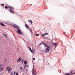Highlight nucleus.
Here are the masks:
<instances>
[{
    "label": "nucleus",
    "mask_w": 75,
    "mask_h": 75,
    "mask_svg": "<svg viewBox=\"0 0 75 75\" xmlns=\"http://www.w3.org/2000/svg\"><path fill=\"white\" fill-rule=\"evenodd\" d=\"M11 66H8L6 67V70L8 71V72H10L11 71V69L10 68Z\"/></svg>",
    "instance_id": "1"
},
{
    "label": "nucleus",
    "mask_w": 75,
    "mask_h": 75,
    "mask_svg": "<svg viewBox=\"0 0 75 75\" xmlns=\"http://www.w3.org/2000/svg\"><path fill=\"white\" fill-rule=\"evenodd\" d=\"M36 70H35L34 69V67L32 71V74H33V75H37V74L35 73Z\"/></svg>",
    "instance_id": "2"
},
{
    "label": "nucleus",
    "mask_w": 75,
    "mask_h": 75,
    "mask_svg": "<svg viewBox=\"0 0 75 75\" xmlns=\"http://www.w3.org/2000/svg\"><path fill=\"white\" fill-rule=\"evenodd\" d=\"M51 48V47H50L48 46V47H47L45 51L46 52H48L49 51H50V49Z\"/></svg>",
    "instance_id": "3"
},
{
    "label": "nucleus",
    "mask_w": 75,
    "mask_h": 75,
    "mask_svg": "<svg viewBox=\"0 0 75 75\" xmlns=\"http://www.w3.org/2000/svg\"><path fill=\"white\" fill-rule=\"evenodd\" d=\"M17 32L18 33V34H20V33H21V30H20L18 28Z\"/></svg>",
    "instance_id": "4"
},
{
    "label": "nucleus",
    "mask_w": 75,
    "mask_h": 75,
    "mask_svg": "<svg viewBox=\"0 0 75 75\" xmlns=\"http://www.w3.org/2000/svg\"><path fill=\"white\" fill-rule=\"evenodd\" d=\"M9 11L11 13H12V14H14V11H13V10H9Z\"/></svg>",
    "instance_id": "5"
},
{
    "label": "nucleus",
    "mask_w": 75,
    "mask_h": 75,
    "mask_svg": "<svg viewBox=\"0 0 75 75\" xmlns=\"http://www.w3.org/2000/svg\"><path fill=\"white\" fill-rule=\"evenodd\" d=\"M44 45L45 47H49V45H48L46 43L44 44Z\"/></svg>",
    "instance_id": "6"
},
{
    "label": "nucleus",
    "mask_w": 75,
    "mask_h": 75,
    "mask_svg": "<svg viewBox=\"0 0 75 75\" xmlns=\"http://www.w3.org/2000/svg\"><path fill=\"white\" fill-rule=\"evenodd\" d=\"M48 33H46L42 35V37H44V36H45V35H48Z\"/></svg>",
    "instance_id": "7"
},
{
    "label": "nucleus",
    "mask_w": 75,
    "mask_h": 75,
    "mask_svg": "<svg viewBox=\"0 0 75 75\" xmlns=\"http://www.w3.org/2000/svg\"><path fill=\"white\" fill-rule=\"evenodd\" d=\"M14 28H18V26L16 25V24H14L13 25Z\"/></svg>",
    "instance_id": "8"
},
{
    "label": "nucleus",
    "mask_w": 75,
    "mask_h": 75,
    "mask_svg": "<svg viewBox=\"0 0 75 75\" xmlns=\"http://www.w3.org/2000/svg\"><path fill=\"white\" fill-rule=\"evenodd\" d=\"M8 8H10L11 10H12L14 9V8H13L10 6H8Z\"/></svg>",
    "instance_id": "9"
},
{
    "label": "nucleus",
    "mask_w": 75,
    "mask_h": 75,
    "mask_svg": "<svg viewBox=\"0 0 75 75\" xmlns=\"http://www.w3.org/2000/svg\"><path fill=\"white\" fill-rule=\"evenodd\" d=\"M0 24L1 25H2V26H4V27H5V25H4V24H3V23L1 22Z\"/></svg>",
    "instance_id": "10"
},
{
    "label": "nucleus",
    "mask_w": 75,
    "mask_h": 75,
    "mask_svg": "<svg viewBox=\"0 0 75 75\" xmlns=\"http://www.w3.org/2000/svg\"><path fill=\"white\" fill-rule=\"evenodd\" d=\"M30 23V24H32L33 23V21H31V20H29L28 21Z\"/></svg>",
    "instance_id": "11"
},
{
    "label": "nucleus",
    "mask_w": 75,
    "mask_h": 75,
    "mask_svg": "<svg viewBox=\"0 0 75 75\" xmlns=\"http://www.w3.org/2000/svg\"><path fill=\"white\" fill-rule=\"evenodd\" d=\"M72 74H71L70 73H66L65 75H72Z\"/></svg>",
    "instance_id": "12"
},
{
    "label": "nucleus",
    "mask_w": 75,
    "mask_h": 75,
    "mask_svg": "<svg viewBox=\"0 0 75 75\" xmlns=\"http://www.w3.org/2000/svg\"><path fill=\"white\" fill-rule=\"evenodd\" d=\"M25 26L26 27V28H27V29H28V28L29 27H28V25H27V24L25 25Z\"/></svg>",
    "instance_id": "13"
},
{
    "label": "nucleus",
    "mask_w": 75,
    "mask_h": 75,
    "mask_svg": "<svg viewBox=\"0 0 75 75\" xmlns=\"http://www.w3.org/2000/svg\"><path fill=\"white\" fill-rule=\"evenodd\" d=\"M3 36H4V37H6V38H7V35H6V34H3Z\"/></svg>",
    "instance_id": "14"
},
{
    "label": "nucleus",
    "mask_w": 75,
    "mask_h": 75,
    "mask_svg": "<svg viewBox=\"0 0 75 75\" xmlns=\"http://www.w3.org/2000/svg\"><path fill=\"white\" fill-rule=\"evenodd\" d=\"M21 58H19V59L18 60V61L19 62H20V61H21Z\"/></svg>",
    "instance_id": "15"
},
{
    "label": "nucleus",
    "mask_w": 75,
    "mask_h": 75,
    "mask_svg": "<svg viewBox=\"0 0 75 75\" xmlns=\"http://www.w3.org/2000/svg\"><path fill=\"white\" fill-rule=\"evenodd\" d=\"M44 44H45V43H44L43 42H42L39 44V45H41V44H43V45H44Z\"/></svg>",
    "instance_id": "16"
},
{
    "label": "nucleus",
    "mask_w": 75,
    "mask_h": 75,
    "mask_svg": "<svg viewBox=\"0 0 75 75\" xmlns=\"http://www.w3.org/2000/svg\"><path fill=\"white\" fill-rule=\"evenodd\" d=\"M52 44L54 45V46H56V44H57V43H52Z\"/></svg>",
    "instance_id": "17"
},
{
    "label": "nucleus",
    "mask_w": 75,
    "mask_h": 75,
    "mask_svg": "<svg viewBox=\"0 0 75 75\" xmlns=\"http://www.w3.org/2000/svg\"><path fill=\"white\" fill-rule=\"evenodd\" d=\"M24 62L25 65H26L27 63V62L26 61H25Z\"/></svg>",
    "instance_id": "18"
},
{
    "label": "nucleus",
    "mask_w": 75,
    "mask_h": 75,
    "mask_svg": "<svg viewBox=\"0 0 75 75\" xmlns=\"http://www.w3.org/2000/svg\"><path fill=\"white\" fill-rule=\"evenodd\" d=\"M3 68H0V71H3Z\"/></svg>",
    "instance_id": "19"
},
{
    "label": "nucleus",
    "mask_w": 75,
    "mask_h": 75,
    "mask_svg": "<svg viewBox=\"0 0 75 75\" xmlns=\"http://www.w3.org/2000/svg\"><path fill=\"white\" fill-rule=\"evenodd\" d=\"M23 68L22 67H20V69H21V71H23Z\"/></svg>",
    "instance_id": "20"
},
{
    "label": "nucleus",
    "mask_w": 75,
    "mask_h": 75,
    "mask_svg": "<svg viewBox=\"0 0 75 75\" xmlns=\"http://www.w3.org/2000/svg\"><path fill=\"white\" fill-rule=\"evenodd\" d=\"M8 8V7H7V6H5V8L6 9H7Z\"/></svg>",
    "instance_id": "21"
},
{
    "label": "nucleus",
    "mask_w": 75,
    "mask_h": 75,
    "mask_svg": "<svg viewBox=\"0 0 75 75\" xmlns=\"http://www.w3.org/2000/svg\"><path fill=\"white\" fill-rule=\"evenodd\" d=\"M29 50H30V51L31 52H32V53H33V52L32 51V50H31V48H30L29 49Z\"/></svg>",
    "instance_id": "22"
},
{
    "label": "nucleus",
    "mask_w": 75,
    "mask_h": 75,
    "mask_svg": "<svg viewBox=\"0 0 75 75\" xmlns=\"http://www.w3.org/2000/svg\"><path fill=\"white\" fill-rule=\"evenodd\" d=\"M35 35L36 36H39V34H35Z\"/></svg>",
    "instance_id": "23"
},
{
    "label": "nucleus",
    "mask_w": 75,
    "mask_h": 75,
    "mask_svg": "<svg viewBox=\"0 0 75 75\" xmlns=\"http://www.w3.org/2000/svg\"><path fill=\"white\" fill-rule=\"evenodd\" d=\"M25 66H26V67L27 68H28V67H29V66L28 65H25Z\"/></svg>",
    "instance_id": "24"
},
{
    "label": "nucleus",
    "mask_w": 75,
    "mask_h": 75,
    "mask_svg": "<svg viewBox=\"0 0 75 75\" xmlns=\"http://www.w3.org/2000/svg\"><path fill=\"white\" fill-rule=\"evenodd\" d=\"M10 74L11 75H13V72H12L11 71Z\"/></svg>",
    "instance_id": "25"
},
{
    "label": "nucleus",
    "mask_w": 75,
    "mask_h": 75,
    "mask_svg": "<svg viewBox=\"0 0 75 75\" xmlns=\"http://www.w3.org/2000/svg\"><path fill=\"white\" fill-rule=\"evenodd\" d=\"M1 5L3 7H4V4H1Z\"/></svg>",
    "instance_id": "26"
},
{
    "label": "nucleus",
    "mask_w": 75,
    "mask_h": 75,
    "mask_svg": "<svg viewBox=\"0 0 75 75\" xmlns=\"http://www.w3.org/2000/svg\"><path fill=\"white\" fill-rule=\"evenodd\" d=\"M20 34H21V35H23V33L21 32Z\"/></svg>",
    "instance_id": "27"
},
{
    "label": "nucleus",
    "mask_w": 75,
    "mask_h": 75,
    "mask_svg": "<svg viewBox=\"0 0 75 75\" xmlns=\"http://www.w3.org/2000/svg\"><path fill=\"white\" fill-rule=\"evenodd\" d=\"M73 71H71L70 72L71 74H72L73 73Z\"/></svg>",
    "instance_id": "28"
},
{
    "label": "nucleus",
    "mask_w": 75,
    "mask_h": 75,
    "mask_svg": "<svg viewBox=\"0 0 75 75\" xmlns=\"http://www.w3.org/2000/svg\"><path fill=\"white\" fill-rule=\"evenodd\" d=\"M29 28L30 31L31 30V28Z\"/></svg>",
    "instance_id": "29"
},
{
    "label": "nucleus",
    "mask_w": 75,
    "mask_h": 75,
    "mask_svg": "<svg viewBox=\"0 0 75 75\" xmlns=\"http://www.w3.org/2000/svg\"><path fill=\"white\" fill-rule=\"evenodd\" d=\"M30 31L31 33H33V32H32V30H30Z\"/></svg>",
    "instance_id": "30"
},
{
    "label": "nucleus",
    "mask_w": 75,
    "mask_h": 75,
    "mask_svg": "<svg viewBox=\"0 0 75 75\" xmlns=\"http://www.w3.org/2000/svg\"><path fill=\"white\" fill-rule=\"evenodd\" d=\"M33 60H34H34H35V58H33Z\"/></svg>",
    "instance_id": "31"
},
{
    "label": "nucleus",
    "mask_w": 75,
    "mask_h": 75,
    "mask_svg": "<svg viewBox=\"0 0 75 75\" xmlns=\"http://www.w3.org/2000/svg\"><path fill=\"white\" fill-rule=\"evenodd\" d=\"M24 68H27V67H26V66H25V65L24 66Z\"/></svg>",
    "instance_id": "32"
},
{
    "label": "nucleus",
    "mask_w": 75,
    "mask_h": 75,
    "mask_svg": "<svg viewBox=\"0 0 75 75\" xmlns=\"http://www.w3.org/2000/svg\"><path fill=\"white\" fill-rule=\"evenodd\" d=\"M74 73H73V74H75V70L74 71Z\"/></svg>",
    "instance_id": "33"
},
{
    "label": "nucleus",
    "mask_w": 75,
    "mask_h": 75,
    "mask_svg": "<svg viewBox=\"0 0 75 75\" xmlns=\"http://www.w3.org/2000/svg\"><path fill=\"white\" fill-rule=\"evenodd\" d=\"M16 75H18V73L17 72L16 73Z\"/></svg>",
    "instance_id": "34"
},
{
    "label": "nucleus",
    "mask_w": 75,
    "mask_h": 75,
    "mask_svg": "<svg viewBox=\"0 0 75 75\" xmlns=\"http://www.w3.org/2000/svg\"><path fill=\"white\" fill-rule=\"evenodd\" d=\"M22 62H24V60H23V59H22Z\"/></svg>",
    "instance_id": "35"
},
{
    "label": "nucleus",
    "mask_w": 75,
    "mask_h": 75,
    "mask_svg": "<svg viewBox=\"0 0 75 75\" xmlns=\"http://www.w3.org/2000/svg\"><path fill=\"white\" fill-rule=\"evenodd\" d=\"M18 51H19V49H18V48L17 49Z\"/></svg>",
    "instance_id": "36"
},
{
    "label": "nucleus",
    "mask_w": 75,
    "mask_h": 75,
    "mask_svg": "<svg viewBox=\"0 0 75 75\" xmlns=\"http://www.w3.org/2000/svg\"><path fill=\"white\" fill-rule=\"evenodd\" d=\"M2 66H3V65H2V64H0V67H2Z\"/></svg>",
    "instance_id": "37"
},
{
    "label": "nucleus",
    "mask_w": 75,
    "mask_h": 75,
    "mask_svg": "<svg viewBox=\"0 0 75 75\" xmlns=\"http://www.w3.org/2000/svg\"><path fill=\"white\" fill-rule=\"evenodd\" d=\"M14 74H16V71H14Z\"/></svg>",
    "instance_id": "38"
},
{
    "label": "nucleus",
    "mask_w": 75,
    "mask_h": 75,
    "mask_svg": "<svg viewBox=\"0 0 75 75\" xmlns=\"http://www.w3.org/2000/svg\"><path fill=\"white\" fill-rule=\"evenodd\" d=\"M26 71H28V69H26Z\"/></svg>",
    "instance_id": "39"
},
{
    "label": "nucleus",
    "mask_w": 75,
    "mask_h": 75,
    "mask_svg": "<svg viewBox=\"0 0 75 75\" xmlns=\"http://www.w3.org/2000/svg\"><path fill=\"white\" fill-rule=\"evenodd\" d=\"M17 62H18V61H17Z\"/></svg>",
    "instance_id": "40"
}]
</instances>
